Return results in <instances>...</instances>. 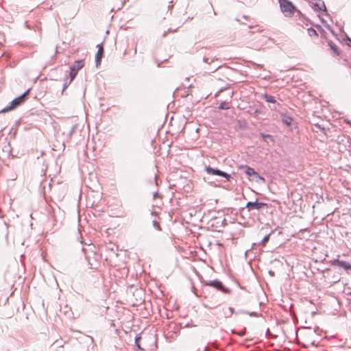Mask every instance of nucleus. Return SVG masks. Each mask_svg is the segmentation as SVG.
<instances>
[{
	"label": "nucleus",
	"mask_w": 351,
	"mask_h": 351,
	"mask_svg": "<svg viewBox=\"0 0 351 351\" xmlns=\"http://www.w3.org/2000/svg\"><path fill=\"white\" fill-rule=\"evenodd\" d=\"M29 93V90H27L21 95H20L19 97L13 99L11 101L10 104L9 106H8L7 107H5L4 109H3L1 110V112H6L10 111V110L16 108L19 106H20L21 104H23L25 101Z\"/></svg>",
	"instance_id": "obj_1"
},
{
	"label": "nucleus",
	"mask_w": 351,
	"mask_h": 351,
	"mask_svg": "<svg viewBox=\"0 0 351 351\" xmlns=\"http://www.w3.org/2000/svg\"><path fill=\"white\" fill-rule=\"evenodd\" d=\"M281 11L286 16H291L294 14V6L289 0H279Z\"/></svg>",
	"instance_id": "obj_2"
},
{
	"label": "nucleus",
	"mask_w": 351,
	"mask_h": 351,
	"mask_svg": "<svg viewBox=\"0 0 351 351\" xmlns=\"http://www.w3.org/2000/svg\"><path fill=\"white\" fill-rule=\"evenodd\" d=\"M84 66L82 60H77L75 64L70 66V82H71L75 77L79 70L83 68Z\"/></svg>",
	"instance_id": "obj_3"
},
{
	"label": "nucleus",
	"mask_w": 351,
	"mask_h": 351,
	"mask_svg": "<svg viewBox=\"0 0 351 351\" xmlns=\"http://www.w3.org/2000/svg\"><path fill=\"white\" fill-rule=\"evenodd\" d=\"M206 286L212 287L213 288L217 289V290H219L223 293H228L230 292V290L228 289L225 288L221 282L219 280H210L208 282H205L204 284Z\"/></svg>",
	"instance_id": "obj_4"
},
{
	"label": "nucleus",
	"mask_w": 351,
	"mask_h": 351,
	"mask_svg": "<svg viewBox=\"0 0 351 351\" xmlns=\"http://www.w3.org/2000/svg\"><path fill=\"white\" fill-rule=\"evenodd\" d=\"M331 264L333 266H337L338 267H342L346 270H348L351 269V265L346 261H339L338 258L334 259L331 261Z\"/></svg>",
	"instance_id": "obj_5"
},
{
	"label": "nucleus",
	"mask_w": 351,
	"mask_h": 351,
	"mask_svg": "<svg viewBox=\"0 0 351 351\" xmlns=\"http://www.w3.org/2000/svg\"><path fill=\"white\" fill-rule=\"evenodd\" d=\"M266 206V204L263 202H258V201L255 202H248L246 204V208L249 210H260L262 207Z\"/></svg>",
	"instance_id": "obj_6"
},
{
	"label": "nucleus",
	"mask_w": 351,
	"mask_h": 351,
	"mask_svg": "<svg viewBox=\"0 0 351 351\" xmlns=\"http://www.w3.org/2000/svg\"><path fill=\"white\" fill-rule=\"evenodd\" d=\"M205 171L207 174H212L216 176H230L226 172L221 171L217 169H213L210 167H205Z\"/></svg>",
	"instance_id": "obj_7"
},
{
	"label": "nucleus",
	"mask_w": 351,
	"mask_h": 351,
	"mask_svg": "<svg viewBox=\"0 0 351 351\" xmlns=\"http://www.w3.org/2000/svg\"><path fill=\"white\" fill-rule=\"evenodd\" d=\"M312 7L315 11L323 10L324 12H326L325 3L322 0H316V2L313 3Z\"/></svg>",
	"instance_id": "obj_8"
},
{
	"label": "nucleus",
	"mask_w": 351,
	"mask_h": 351,
	"mask_svg": "<svg viewBox=\"0 0 351 351\" xmlns=\"http://www.w3.org/2000/svg\"><path fill=\"white\" fill-rule=\"evenodd\" d=\"M240 170L241 173H245L247 176H258V173H256L254 169L247 166H241Z\"/></svg>",
	"instance_id": "obj_9"
},
{
	"label": "nucleus",
	"mask_w": 351,
	"mask_h": 351,
	"mask_svg": "<svg viewBox=\"0 0 351 351\" xmlns=\"http://www.w3.org/2000/svg\"><path fill=\"white\" fill-rule=\"evenodd\" d=\"M222 313L224 317L228 318L230 317L234 313V309L232 307L223 308Z\"/></svg>",
	"instance_id": "obj_10"
},
{
	"label": "nucleus",
	"mask_w": 351,
	"mask_h": 351,
	"mask_svg": "<svg viewBox=\"0 0 351 351\" xmlns=\"http://www.w3.org/2000/svg\"><path fill=\"white\" fill-rule=\"evenodd\" d=\"M103 53H104V49L101 46H100L98 48V50H97V54L95 56V61H96L97 65L100 64Z\"/></svg>",
	"instance_id": "obj_11"
},
{
	"label": "nucleus",
	"mask_w": 351,
	"mask_h": 351,
	"mask_svg": "<svg viewBox=\"0 0 351 351\" xmlns=\"http://www.w3.org/2000/svg\"><path fill=\"white\" fill-rule=\"evenodd\" d=\"M262 98L264 99L267 102L276 104V100L274 97L268 94H264L262 95Z\"/></svg>",
	"instance_id": "obj_12"
},
{
	"label": "nucleus",
	"mask_w": 351,
	"mask_h": 351,
	"mask_svg": "<svg viewBox=\"0 0 351 351\" xmlns=\"http://www.w3.org/2000/svg\"><path fill=\"white\" fill-rule=\"evenodd\" d=\"M261 136L263 138V140L267 143H269V142H274V138L271 135L265 133H261Z\"/></svg>",
	"instance_id": "obj_13"
},
{
	"label": "nucleus",
	"mask_w": 351,
	"mask_h": 351,
	"mask_svg": "<svg viewBox=\"0 0 351 351\" xmlns=\"http://www.w3.org/2000/svg\"><path fill=\"white\" fill-rule=\"evenodd\" d=\"M282 122L286 124L287 125H291V123H292V121H293V119L288 116V115H284L282 117Z\"/></svg>",
	"instance_id": "obj_14"
},
{
	"label": "nucleus",
	"mask_w": 351,
	"mask_h": 351,
	"mask_svg": "<svg viewBox=\"0 0 351 351\" xmlns=\"http://www.w3.org/2000/svg\"><path fill=\"white\" fill-rule=\"evenodd\" d=\"M328 45H329L330 49L333 51V52L335 54L339 55V51L338 50V48L337 47V46L334 43H332V42H330L328 43Z\"/></svg>",
	"instance_id": "obj_15"
},
{
	"label": "nucleus",
	"mask_w": 351,
	"mask_h": 351,
	"mask_svg": "<svg viewBox=\"0 0 351 351\" xmlns=\"http://www.w3.org/2000/svg\"><path fill=\"white\" fill-rule=\"evenodd\" d=\"M269 237H270V234L265 235L263 237V239H262V241L258 243V245H261L263 246L265 245V244L268 242V241L269 239Z\"/></svg>",
	"instance_id": "obj_16"
},
{
	"label": "nucleus",
	"mask_w": 351,
	"mask_h": 351,
	"mask_svg": "<svg viewBox=\"0 0 351 351\" xmlns=\"http://www.w3.org/2000/svg\"><path fill=\"white\" fill-rule=\"evenodd\" d=\"M308 33L311 36H317V32L313 27H310L308 29Z\"/></svg>",
	"instance_id": "obj_17"
},
{
	"label": "nucleus",
	"mask_w": 351,
	"mask_h": 351,
	"mask_svg": "<svg viewBox=\"0 0 351 351\" xmlns=\"http://www.w3.org/2000/svg\"><path fill=\"white\" fill-rule=\"evenodd\" d=\"M220 109H228L230 108L229 104L227 102H222L219 107Z\"/></svg>",
	"instance_id": "obj_18"
},
{
	"label": "nucleus",
	"mask_w": 351,
	"mask_h": 351,
	"mask_svg": "<svg viewBox=\"0 0 351 351\" xmlns=\"http://www.w3.org/2000/svg\"><path fill=\"white\" fill-rule=\"evenodd\" d=\"M76 128H77V127H76V125H73L72 126V128H71L70 131H69V133H68V136H69V138H71V137L72 136L73 134L75 132V130H76Z\"/></svg>",
	"instance_id": "obj_19"
},
{
	"label": "nucleus",
	"mask_w": 351,
	"mask_h": 351,
	"mask_svg": "<svg viewBox=\"0 0 351 351\" xmlns=\"http://www.w3.org/2000/svg\"><path fill=\"white\" fill-rule=\"evenodd\" d=\"M70 81L69 82H65L63 84V88H62V94H63L64 91L65 90V89L68 87L69 84H70Z\"/></svg>",
	"instance_id": "obj_20"
},
{
	"label": "nucleus",
	"mask_w": 351,
	"mask_h": 351,
	"mask_svg": "<svg viewBox=\"0 0 351 351\" xmlns=\"http://www.w3.org/2000/svg\"><path fill=\"white\" fill-rule=\"evenodd\" d=\"M139 339H140V337H136V338L135 339V344H136V346L139 349H141V346H140V344H139V342H138V341H139Z\"/></svg>",
	"instance_id": "obj_21"
},
{
	"label": "nucleus",
	"mask_w": 351,
	"mask_h": 351,
	"mask_svg": "<svg viewBox=\"0 0 351 351\" xmlns=\"http://www.w3.org/2000/svg\"><path fill=\"white\" fill-rule=\"evenodd\" d=\"M154 226L156 229L160 230L159 224L156 221H154Z\"/></svg>",
	"instance_id": "obj_22"
},
{
	"label": "nucleus",
	"mask_w": 351,
	"mask_h": 351,
	"mask_svg": "<svg viewBox=\"0 0 351 351\" xmlns=\"http://www.w3.org/2000/svg\"><path fill=\"white\" fill-rule=\"evenodd\" d=\"M315 127H317V128H319L322 131L324 130V128L322 127L321 125H319L318 123L315 124Z\"/></svg>",
	"instance_id": "obj_23"
},
{
	"label": "nucleus",
	"mask_w": 351,
	"mask_h": 351,
	"mask_svg": "<svg viewBox=\"0 0 351 351\" xmlns=\"http://www.w3.org/2000/svg\"><path fill=\"white\" fill-rule=\"evenodd\" d=\"M208 60H209V59H208V58H204V61L205 62L210 63V62H209Z\"/></svg>",
	"instance_id": "obj_24"
},
{
	"label": "nucleus",
	"mask_w": 351,
	"mask_h": 351,
	"mask_svg": "<svg viewBox=\"0 0 351 351\" xmlns=\"http://www.w3.org/2000/svg\"><path fill=\"white\" fill-rule=\"evenodd\" d=\"M260 180H264V177H262V176H260V177H258Z\"/></svg>",
	"instance_id": "obj_25"
},
{
	"label": "nucleus",
	"mask_w": 351,
	"mask_h": 351,
	"mask_svg": "<svg viewBox=\"0 0 351 351\" xmlns=\"http://www.w3.org/2000/svg\"><path fill=\"white\" fill-rule=\"evenodd\" d=\"M157 178H158V177H155V182H156V184H158V179Z\"/></svg>",
	"instance_id": "obj_26"
},
{
	"label": "nucleus",
	"mask_w": 351,
	"mask_h": 351,
	"mask_svg": "<svg viewBox=\"0 0 351 351\" xmlns=\"http://www.w3.org/2000/svg\"><path fill=\"white\" fill-rule=\"evenodd\" d=\"M225 178H226L227 180H230V177L226 176Z\"/></svg>",
	"instance_id": "obj_27"
},
{
	"label": "nucleus",
	"mask_w": 351,
	"mask_h": 351,
	"mask_svg": "<svg viewBox=\"0 0 351 351\" xmlns=\"http://www.w3.org/2000/svg\"><path fill=\"white\" fill-rule=\"evenodd\" d=\"M157 195H158V193H155L154 194V197H156Z\"/></svg>",
	"instance_id": "obj_28"
},
{
	"label": "nucleus",
	"mask_w": 351,
	"mask_h": 351,
	"mask_svg": "<svg viewBox=\"0 0 351 351\" xmlns=\"http://www.w3.org/2000/svg\"><path fill=\"white\" fill-rule=\"evenodd\" d=\"M349 123L351 125V123L349 122Z\"/></svg>",
	"instance_id": "obj_29"
},
{
	"label": "nucleus",
	"mask_w": 351,
	"mask_h": 351,
	"mask_svg": "<svg viewBox=\"0 0 351 351\" xmlns=\"http://www.w3.org/2000/svg\"><path fill=\"white\" fill-rule=\"evenodd\" d=\"M350 42H351V40H350Z\"/></svg>",
	"instance_id": "obj_30"
}]
</instances>
